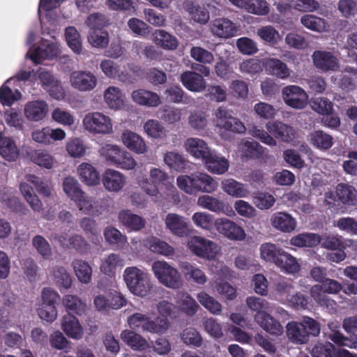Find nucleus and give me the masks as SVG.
Wrapping results in <instances>:
<instances>
[{"instance_id":"c756f323","label":"nucleus","mask_w":357,"mask_h":357,"mask_svg":"<svg viewBox=\"0 0 357 357\" xmlns=\"http://www.w3.org/2000/svg\"><path fill=\"white\" fill-rule=\"evenodd\" d=\"M119 222L131 231H139L145 225V220L141 216L132 213L129 210H122L119 213Z\"/></svg>"},{"instance_id":"2f4dec72","label":"nucleus","mask_w":357,"mask_h":357,"mask_svg":"<svg viewBox=\"0 0 357 357\" xmlns=\"http://www.w3.org/2000/svg\"><path fill=\"white\" fill-rule=\"evenodd\" d=\"M208 170L213 174H222L226 172L229 167V161L224 157L217 155L211 152L208 158L204 161Z\"/></svg>"},{"instance_id":"c9c22d12","label":"nucleus","mask_w":357,"mask_h":357,"mask_svg":"<svg viewBox=\"0 0 357 357\" xmlns=\"http://www.w3.org/2000/svg\"><path fill=\"white\" fill-rule=\"evenodd\" d=\"M319 243L320 236L313 233L299 234L290 239V244L298 248H312L319 245Z\"/></svg>"},{"instance_id":"8fccbe9b","label":"nucleus","mask_w":357,"mask_h":357,"mask_svg":"<svg viewBox=\"0 0 357 357\" xmlns=\"http://www.w3.org/2000/svg\"><path fill=\"white\" fill-rule=\"evenodd\" d=\"M197 204L217 213H223L225 210L224 202L210 195L200 196L198 198Z\"/></svg>"},{"instance_id":"b1692460","label":"nucleus","mask_w":357,"mask_h":357,"mask_svg":"<svg viewBox=\"0 0 357 357\" xmlns=\"http://www.w3.org/2000/svg\"><path fill=\"white\" fill-rule=\"evenodd\" d=\"M124 145L136 153H144L147 151L146 144L143 138L137 133L126 130L121 136Z\"/></svg>"},{"instance_id":"f3484780","label":"nucleus","mask_w":357,"mask_h":357,"mask_svg":"<svg viewBox=\"0 0 357 357\" xmlns=\"http://www.w3.org/2000/svg\"><path fill=\"white\" fill-rule=\"evenodd\" d=\"M255 320L271 335L278 336L283 333V327L281 324L266 312L256 313Z\"/></svg>"},{"instance_id":"4c0bfd02","label":"nucleus","mask_w":357,"mask_h":357,"mask_svg":"<svg viewBox=\"0 0 357 357\" xmlns=\"http://www.w3.org/2000/svg\"><path fill=\"white\" fill-rule=\"evenodd\" d=\"M0 155L7 161H15L19 156V149L15 142L5 137L0 141Z\"/></svg>"},{"instance_id":"e2e57ef3","label":"nucleus","mask_w":357,"mask_h":357,"mask_svg":"<svg viewBox=\"0 0 357 357\" xmlns=\"http://www.w3.org/2000/svg\"><path fill=\"white\" fill-rule=\"evenodd\" d=\"M89 41L92 46L103 49L109 43V34L105 30H95L90 32Z\"/></svg>"},{"instance_id":"473e14b6","label":"nucleus","mask_w":357,"mask_h":357,"mask_svg":"<svg viewBox=\"0 0 357 357\" xmlns=\"http://www.w3.org/2000/svg\"><path fill=\"white\" fill-rule=\"evenodd\" d=\"M153 41L164 50H174L178 45L177 38L162 29H158L154 32Z\"/></svg>"},{"instance_id":"49530a36","label":"nucleus","mask_w":357,"mask_h":357,"mask_svg":"<svg viewBox=\"0 0 357 357\" xmlns=\"http://www.w3.org/2000/svg\"><path fill=\"white\" fill-rule=\"evenodd\" d=\"M336 195L344 204L353 205L356 197V190L349 184L339 183L336 188Z\"/></svg>"},{"instance_id":"6e6552de","label":"nucleus","mask_w":357,"mask_h":357,"mask_svg":"<svg viewBox=\"0 0 357 357\" xmlns=\"http://www.w3.org/2000/svg\"><path fill=\"white\" fill-rule=\"evenodd\" d=\"M65 193L73 200L79 210H89L91 204L84 192L80 188L78 181L72 176L66 177L63 181Z\"/></svg>"},{"instance_id":"5fc2aeb1","label":"nucleus","mask_w":357,"mask_h":357,"mask_svg":"<svg viewBox=\"0 0 357 357\" xmlns=\"http://www.w3.org/2000/svg\"><path fill=\"white\" fill-rule=\"evenodd\" d=\"M146 245L151 251L165 256H171L174 252V249L167 243L157 238L153 237L147 242Z\"/></svg>"},{"instance_id":"f8f14e48","label":"nucleus","mask_w":357,"mask_h":357,"mask_svg":"<svg viewBox=\"0 0 357 357\" xmlns=\"http://www.w3.org/2000/svg\"><path fill=\"white\" fill-rule=\"evenodd\" d=\"M282 94L284 102L291 108L301 109L307 105L308 96L298 86H287L282 89Z\"/></svg>"},{"instance_id":"9b49d317","label":"nucleus","mask_w":357,"mask_h":357,"mask_svg":"<svg viewBox=\"0 0 357 357\" xmlns=\"http://www.w3.org/2000/svg\"><path fill=\"white\" fill-rule=\"evenodd\" d=\"M84 128L94 133H109L112 130L111 119L100 112L87 114L83 119Z\"/></svg>"},{"instance_id":"f257e3e1","label":"nucleus","mask_w":357,"mask_h":357,"mask_svg":"<svg viewBox=\"0 0 357 357\" xmlns=\"http://www.w3.org/2000/svg\"><path fill=\"white\" fill-rule=\"evenodd\" d=\"M266 128L268 132L257 126H252L249 130V133L253 137L259 139L262 143L269 146L276 145V141L269 133L275 138L284 142H290L295 138L296 131L294 128L281 121L268 122Z\"/></svg>"},{"instance_id":"680f3d73","label":"nucleus","mask_w":357,"mask_h":357,"mask_svg":"<svg viewBox=\"0 0 357 357\" xmlns=\"http://www.w3.org/2000/svg\"><path fill=\"white\" fill-rule=\"evenodd\" d=\"M230 93L235 98L245 100L248 95V84L241 79L233 80L229 87Z\"/></svg>"},{"instance_id":"ddd939ff","label":"nucleus","mask_w":357,"mask_h":357,"mask_svg":"<svg viewBox=\"0 0 357 357\" xmlns=\"http://www.w3.org/2000/svg\"><path fill=\"white\" fill-rule=\"evenodd\" d=\"M217 230L228 239L241 241L245 238L244 229L234 222L227 218H220L215 221Z\"/></svg>"},{"instance_id":"4be33fe9","label":"nucleus","mask_w":357,"mask_h":357,"mask_svg":"<svg viewBox=\"0 0 357 357\" xmlns=\"http://www.w3.org/2000/svg\"><path fill=\"white\" fill-rule=\"evenodd\" d=\"M272 226L283 233H291L296 227V221L291 215L284 212L275 213L271 219Z\"/></svg>"},{"instance_id":"1a4fd4ad","label":"nucleus","mask_w":357,"mask_h":357,"mask_svg":"<svg viewBox=\"0 0 357 357\" xmlns=\"http://www.w3.org/2000/svg\"><path fill=\"white\" fill-rule=\"evenodd\" d=\"M216 126L235 133H243L245 131L244 124L237 118L234 117L230 111L225 107H219L215 111Z\"/></svg>"},{"instance_id":"3c124183","label":"nucleus","mask_w":357,"mask_h":357,"mask_svg":"<svg viewBox=\"0 0 357 357\" xmlns=\"http://www.w3.org/2000/svg\"><path fill=\"white\" fill-rule=\"evenodd\" d=\"M257 35L263 42L270 45L277 44L280 38L279 32L271 25L261 26L257 29Z\"/></svg>"},{"instance_id":"0eeeda50","label":"nucleus","mask_w":357,"mask_h":357,"mask_svg":"<svg viewBox=\"0 0 357 357\" xmlns=\"http://www.w3.org/2000/svg\"><path fill=\"white\" fill-rule=\"evenodd\" d=\"M342 286L338 281L327 278L321 284L313 285L310 289V294L315 302L321 306H328L331 299L326 295L338 294Z\"/></svg>"},{"instance_id":"c03bdc74","label":"nucleus","mask_w":357,"mask_h":357,"mask_svg":"<svg viewBox=\"0 0 357 357\" xmlns=\"http://www.w3.org/2000/svg\"><path fill=\"white\" fill-rule=\"evenodd\" d=\"M177 304L181 312L190 317L194 316L199 308V305L196 301L186 293H183L179 295Z\"/></svg>"},{"instance_id":"9d476101","label":"nucleus","mask_w":357,"mask_h":357,"mask_svg":"<svg viewBox=\"0 0 357 357\" xmlns=\"http://www.w3.org/2000/svg\"><path fill=\"white\" fill-rule=\"evenodd\" d=\"M188 247L196 256L207 259H214L218 252L215 243L199 236L192 237Z\"/></svg>"},{"instance_id":"37998d69","label":"nucleus","mask_w":357,"mask_h":357,"mask_svg":"<svg viewBox=\"0 0 357 357\" xmlns=\"http://www.w3.org/2000/svg\"><path fill=\"white\" fill-rule=\"evenodd\" d=\"M275 264L289 273H295L300 270V265L296 259L285 251L280 256L278 261H275Z\"/></svg>"},{"instance_id":"6ab92c4d","label":"nucleus","mask_w":357,"mask_h":357,"mask_svg":"<svg viewBox=\"0 0 357 357\" xmlns=\"http://www.w3.org/2000/svg\"><path fill=\"white\" fill-rule=\"evenodd\" d=\"M180 81L190 91L201 92L206 89V81L202 75L194 71L183 72L181 75Z\"/></svg>"},{"instance_id":"0e129e2a","label":"nucleus","mask_w":357,"mask_h":357,"mask_svg":"<svg viewBox=\"0 0 357 357\" xmlns=\"http://www.w3.org/2000/svg\"><path fill=\"white\" fill-rule=\"evenodd\" d=\"M181 340L187 345L199 347L202 344V337L199 333L193 328H188L181 333Z\"/></svg>"},{"instance_id":"39448f33","label":"nucleus","mask_w":357,"mask_h":357,"mask_svg":"<svg viewBox=\"0 0 357 357\" xmlns=\"http://www.w3.org/2000/svg\"><path fill=\"white\" fill-rule=\"evenodd\" d=\"M124 280L129 290L135 295L145 297L152 287L146 273L137 267H128L123 273Z\"/></svg>"},{"instance_id":"09e8293b","label":"nucleus","mask_w":357,"mask_h":357,"mask_svg":"<svg viewBox=\"0 0 357 357\" xmlns=\"http://www.w3.org/2000/svg\"><path fill=\"white\" fill-rule=\"evenodd\" d=\"M20 190L31 208L34 211L40 212L43 204L38 197L33 192V188L26 183H22Z\"/></svg>"},{"instance_id":"ea45409f","label":"nucleus","mask_w":357,"mask_h":357,"mask_svg":"<svg viewBox=\"0 0 357 357\" xmlns=\"http://www.w3.org/2000/svg\"><path fill=\"white\" fill-rule=\"evenodd\" d=\"M310 142L316 148L326 151L333 145V138L323 130H316L311 133Z\"/></svg>"},{"instance_id":"aec40b11","label":"nucleus","mask_w":357,"mask_h":357,"mask_svg":"<svg viewBox=\"0 0 357 357\" xmlns=\"http://www.w3.org/2000/svg\"><path fill=\"white\" fill-rule=\"evenodd\" d=\"M186 150L193 157L205 161L213 152L208 144L202 139L189 138L185 144Z\"/></svg>"},{"instance_id":"cd10ccee","label":"nucleus","mask_w":357,"mask_h":357,"mask_svg":"<svg viewBox=\"0 0 357 357\" xmlns=\"http://www.w3.org/2000/svg\"><path fill=\"white\" fill-rule=\"evenodd\" d=\"M120 336L121 340L133 350L145 351L149 347L146 340L133 331L124 330Z\"/></svg>"},{"instance_id":"dca6fc26","label":"nucleus","mask_w":357,"mask_h":357,"mask_svg":"<svg viewBox=\"0 0 357 357\" xmlns=\"http://www.w3.org/2000/svg\"><path fill=\"white\" fill-rule=\"evenodd\" d=\"M211 31L213 36L220 38H229L237 31L235 24L227 18H217L211 23Z\"/></svg>"},{"instance_id":"de8ad7c7","label":"nucleus","mask_w":357,"mask_h":357,"mask_svg":"<svg viewBox=\"0 0 357 357\" xmlns=\"http://www.w3.org/2000/svg\"><path fill=\"white\" fill-rule=\"evenodd\" d=\"M181 268L185 276L192 280L195 282L204 284L207 281V278L204 273L197 267L192 266L189 262H183L181 264Z\"/></svg>"},{"instance_id":"bf43d9fd","label":"nucleus","mask_w":357,"mask_h":357,"mask_svg":"<svg viewBox=\"0 0 357 357\" xmlns=\"http://www.w3.org/2000/svg\"><path fill=\"white\" fill-rule=\"evenodd\" d=\"M321 247L327 250H344L345 248L344 243L342 241V236L337 235H324L320 236V243Z\"/></svg>"},{"instance_id":"7c9ffc66","label":"nucleus","mask_w":357,"mask_h":357,"mask_svg":"<svg viewBox=\"0 0 357 357\" xmlns=\"http://www.w3.org/2000/svg\"><path fill=\"white\" fill-rule=\"evenodd\" d=\"M62 329L70 338L79 340L83 335V329L78 319L74 315L63 317Z\"/></svg>"},{"instance_id":"423d86ee","label":"nucleus","mask_w":357,"mask_h":357,"mask_svg":"<svg viewBox=\"0 0 357 357\" xmlns=\"http://www.w3.org/2000/svg\"><path fill=\"white\" fill-rule=\"evenodd\" d=\"M152 271L158 281L167 287L176 289L181 285L178 271L165 261H154Z\"/></svg>"},{"instance_id":"72a5a7b5","label":"nucleus","mask_w":357,"mask_h":357,"mask_svg":"<svg viewBox=\"0 0 357 357\" xmlns=\"http://www.w3.org/2000/svg\"><path fill=\"white\" fill-rule=\"evenodd\" d=\"M72 266L78 280L84 284H89L91 281L92 268L89 264L82 259L73 260Z\"/></svg>"},{"instance_id":"4468645a","label":"nucleus","mask_w":357,"mask_h":357,"mask_svg":"<svg viewBox=\"0 0 357 357\" xmlns=\"http://www.w3.org/2000/svg\"><path fill=\"white\" fill-rule=\"evenodd\" d=\"M312 57L314 66L322 72L336 71L340 67L338 59L332 52L316 50Z\"/></svg>"},{"instance_id":"774afa93","label":"nucleus","mask_w":357,"mask_h":357,"mask_svg":"<svg viewBox=\"0 0 357 357\" xmlns=\"http://www.w3.org/2000/svg\"><path fill=\"white\" fill-rule=\"evenodd\" d=\"M121 262L119 255L112 253L109 255L100 265L101 271L109 276L114 274L117 266Z\"/></svg>"},{"instance_id":"412c9836","label":"nucleus","mask_w":357,"mask_h":357,"mask_svg":"<svg viewBox=\"0 0 357 357\" xmlns=\"http://www.w3.org/2000/svg\"><path fill=\"white\" fill-rule=\"evenodd\" d=\"M131 97L137 104L149 107H158L161 102L158 93L144 89L133 91Z\"/></svg>"},{"instance_id":"58836bf2","label":"nucleus","mask_w":357,"mask_h":357,"mask_svg":"<svg viewBox=\"0 0 357 357\" xmlns=\"http://www.w3.org/2000/svg\"><path fill=\"white\" fill-rule=\"evenodd\" d=\"M241 158L243 160L259 159L264 154V148L257 142L245 141L242 143Z\"/></svg>"},{"instance_id":"864d4df0","label":"nucleus","mask_w":357,"mask_h":357,"mask_svg":"<svg viewBox=\"0 0 357 357\" xmlns=\"http://www.w3.org/2000/svg\"><path fill=\"white\" fill-rule=\"evenodd\" d=\"M164 161L171 169L177 172L183 171L185 169L186 160L180 153L169 151L165 154Z\"/></svg>"},{"instance_id":"f03ea898","label":"nucleus","mask_w":357,"mask_h":357,"mask_svg":"<svg viewBox=\"0 0 357 357\" xmlns=\"http://www.w3.org/2000/svg\"><path fill=\"white\" fill-rule=\"evenodd\" d=\"M320 331V324L309 317H304L301 321H289L286 326V335L288 340L296 344L307 343L310 336L317 337Z\"/></svg>"},{"instance_id":"69168bd1","label":"nucleus","mask_w":357,"mask_h":357,"mask_svg":"<svg viewBox=\"0 0 357 357\" xmlns=\"http://www.w3.org/2000/svg\"><path fill=\"white\" fill-rule=\"evenodd\" d=\"M21 98V93L18 90H15L14 92L12 89L3 84L0 88V102L3 105L10 106L15 101L18 100Z\"/></svg>"},{"instance_id":"5701e85b","label":"nucleus","mask_w":357,"mask_h":357,"mask_svg":"<svg viewBox=\"0 0 357 357\" xmlns=\"http://www.w3.org/2000/svg\"><path fill=\"white\" fill-rule=\"evenodd\" d=\"M266 72L280 79H286L290 75L287 64L276 58H268L263 61Z\"/></svg>"},{"instance_id":"a878e982","label":"nucleus","mask_w":357,"mask_h":357,"mask_svg":"<svg viewBox=\"0 0 357 357\" xmlns=\"http://www.w3.org/2000/svg\"><path fill=\"white\" fill-rule=\"evenodd\" d=\"M48 105L44 100H34L28 102L24 107V114L29 120L38 121L47 114Z\"/></svg>"},{"instance_id":"6e6d98bb","label":"nucleus","mask_w":357,"mask_h":357,"mask_svg":"<svg viewBox=\"0 0 357 357\" xmlns=\"http://www.w3.org/2000/svg\"><path fill=\"white\" fill-rule=\"evenodd\" d=\"M53 276L55 283L59 288L67 289L71 287V276L64 267H55L53 270Z\"/></svg>"},{"instance_id":"603ef678","label":"nucleus","mask_w":357,"mask_h":357,"mask_svg":"<svg viewBox=\"0 0 357 357\" xmlns=\"http://www.w3.org/2000/svg\"><path fill=\"white\" fill-rule=\"evenodd\" d=\"M197 298L200 304L212 314H220L221 313V304L205 291L199 292L197 294Z\"/></svg>"},{"instance_id":"a19ab883","label":"nucleus","mask_w":357,"mask_h":357,"mask_svg":"<svg viewBox=\"0 0 357 357\" xmlns=\"http://www.w3.org/2000/svg\"><path fill=\"white\" fill-rule=\"evenodd\" d=\"M186 10L190 13L191 18L200 24H206L209 20V12L203 6L190 2L187 4Z\"/></svg>"},{"instance_id":"7ed1b4c3","label":"nucleus","mask_w":357,"mask_h":357,"mask_svg":"<svg viewBox=\"0 0 357 357\" xmlns=\"http://www.w3.org/2000/svg\"><path fill=\"white\" fill-rule=\"evenodd\" d=\"M129 326L135 331L162 334L169 328V321L165 318L152 319L149 314L135 312L128 317Z\"/></svg>"},{"instance_id":"79ce46f5","label":"nucleus","mask_w":357,"mask_h":357,"mask_svg":"<svg viewBox=\"0 0 357 357\" xmlns=\"http://www.w3.org/2000/svg\"><path fill=\"white\" fill-rule=\"evenodd\" d=\"M104 99L112 109H120L123 105V96L116 86H109L104 93Z\"/></svg>"},{"instance_id":"393cba45","label":"nucleus","mask_w":357,"mask_h":357,"mask_svg":"<svg viewBox=\"0 0 357 357\" xmlns=\"http://www.w3.org/2000/svg\"><path fill=\"white\" fill-rule=\"evenodd\" d=\"M125 177L120 172L107 169L102 175V183L105 188L111 192H119L125 184Z\"/></svg>"},{"instance_id":"c85d7f7f","label":"nucleus","mask_w":357,"mask_h":357,"mask_svg":"<svg viewBox=\"0 0 357 357\" xmlns=\"http://www.w3.org/2000/svg\"><path fill=\"white\" fill-rule=\"evenodd\" d=\"M77 173L82 182L87 185H96L100 183V174L92 165L82 162L77 168Z\"/></svg>"},{"instance_id":"4d7b16f0","label":"nucleus","mask_w":357,"mask_h":357,"mask_svg":"<svg viewBox=\"0 0 357 357\" xmlns=\"http://www.w3.org/2000/svg\"><path fill=\"white\" fill-rule=\"evenodd\" d=\"M66 42L70 48L76 54L82 52V43L80 35L77 30L73 26H68L65 32Z\"/></svg>"},{"instance_id":"a211bd4d","label":"nucleus","mask_w":357,"mask_h":357,"mask_svg":"<svg viewBox=\"0 0 357 357\" xmlns=\"http://www.w3.org/2000/svg\"><path fill=\"white\" fill-rule=\"evenodd\" d=\"M255 320L271 335L278 336L283 333V327L281 324L266 312L256 313Z\"/></svg>"},{"instance_id":"a18cd8bd","label":"nucleus","mask_w":357,"mask_h":357,"mask_svg":"<svg viewBox=\"0 0 357 357\" xmlns=\"http://www.w3.org/2000/svg\"><path fill=\"white\" fill-rule=\"evenodd\" d=\"M284 251L282 248L275 244L266 243L261 245L260 255L266 261L275 264V261H278Z\"/></svg>"},{"instance_id":"e433bc0d","label":"nucleus","mask_w":357,"mask_h":357,"mask_svg":"<svg viewBox=\"0 0 357 357\" xmlns=\"http://www.w3.org/2000/svg\"><path fill=\"white\" fill-rule=\"evenodd\" d=\"M63 302L68 315H82L86 310V303L77 296L66 295Z\"/></svg>"},{"instance_id":"bb28decb","label":"nucleus","mask_w":357,"mask_h":357,"mask_svg":"<svg viewBox=\"0 0 357 357\" xmlns=\"http://www.w3.org/2000/svg\"><path fill=\"white\" fill-rule=\"evenodd\" d=\"M165 225L171 232L178 236H184L188 234V224L184 218L176 213H169L167 215Z\"/></svg>"},{"instance_id":"f704fd0d","label":"nucleus","mask_w":357,"mask_h":357,"mask_svg":"<svg viewBox=\"0 0 357 357\" xmlns=\"http://www.w3.org/2000/svg\"><path fill=\"white\" fill-rule=\"evenodd\" d=\"M224 192L234 197H245L249 192L243 183L233 178H227L222 182Z\"/></svg>"},{"instance_id":"13d9d810","label":"nucleus","mask_w":357,"mask_h":357,"mask_svg":"<svg viewBox=\"0 0 357 357\" xmlns=\"http://www.w3.org/2000/svg\"><path fill=\"white\" fill-rule=\"evenodd\" d=\"M32 245L45 259L51 257L52 251L48 241L41 235H36L32 238Z\"/></svg>"},{"instance_id":"2eb2a0df","label":"nucleus","mask_w":357,"mask_h":357,"mask_svg":"<svg viewBox=\"0 0 357 357\" xmlns=\"http://www.w3.org/2000/svg\"><path fill=\"white\" fill-rule=\"evenodd\" d=\"M70 79L72 86L80 91H91L97 84V77L86 71H75L71 73Z\"/></svg>"},{"instance_id":"052dcab7","label":"nucleus","mask_w":357,"mask_h":357,"mask_svg":"<svg viewBox=\"0 0 357 357\" xmlns=\"http://www.w3.org/2000/svg\"><path fill=\"white\" fill-rule=\"evenodd\" d=\"M337 349L331 342L315 344L311 351L312 357H336Z\"/></svg>"},{"instance_id":"338daca9","label":"nucleus","mask_w":357,"mask_h":357,"mask_svg":"<svg viewBox=\"0 0 357 357\" xmlns=\"http://www.w3.org/2000/svg\"><path fill=\"white\" fill-rule=\"evenodd\" d=\"M335 226L347 234L357 236V220L354 218H340L335 222Z\"/></svg>"},{"instance_id":"20e7f679","label":"nucleus","mask_w":357,"mask_h":357,"mask_svg":"<svg viewBox=\"0 0 357 357\" xmlns=\"http://www.w3.org/2000/svg\"><path fill=\"white\" fill-rule=\"evenodd\" d=\"M178 188L188 194L197 192L211 193L218 187V182L211 176L199 173L196 176H180L177 178Z\"/></svg>"}]
</instances>
